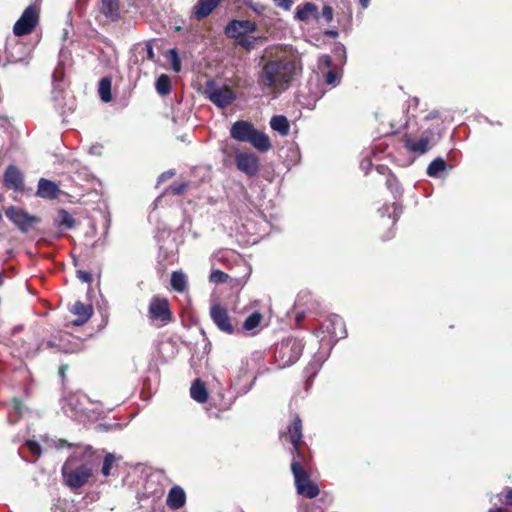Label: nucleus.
<instances>
[{
	"instance_id": "nucleus-1",
	"label": "nucleus",
	"mask_w": 512,
	"mask_h": 512,
	"mask_svg": "<svg viewBox=\"0 0 512 512\" xmlns=\"http://www.w3.org/2000/svg\"><path fill=\"white\" fill-rule=\"evenodd\" d=\"M261 62H263L262 87L258 98L263 104H269L288 89L302 68L299 61L286 57L284 51L278 46L266 48L261 56Z\"/></svg>"
},
{
	"instance_id": "nucleus-2",
	"label": "nucleus",
	"mask_w": 512,
	"mask_h": 512,
	"mask_svg": "<svg viewBox=\"0 0 512 512\" xmlns=\"http://www.w3.org/2000/svg\"><path fill=\"white\" fill-rule=\"evenodd\" d=\"M287 436L292 444L291 472L294 477L297 493L309 499L315 498L319 494V488L311 481L310 476L302 465L304 461V455L300 450L303 437L302 420L298 415L294 416L291 424L288 426Z\"/></svg>"
},
{
	"instance_id": "nucleus-3",
	"label": "nucleus",
	"mask_w": 512,
	"mask_h": 512,
	"mask_svg": "<svg viewBox=\"0 0 512 512\" xmlns=\"http://www.w3.org/2000/svg\"><path fill=\"white\" fill-rule=\"evenodd\" d=\"M95 451L89 445L81 452L72 453L62 466L61 474L67 487L77 491L84 487L93 476L92 458Z\"/></svg>"
},
{
	"instance_id": "nucleus-4",
	"label": "nucleus",
	"mask_w": 512,
	"mask_h": 512,
	"mask_svg": "<svg viewBox=\"0 0 512 512\" xmlns=\"http://www.w3.org/2000/svg\"><path fill=\"white\" fill-rule=\"evenodd\" d=\"M315 335L320 338V351L306 368L307 371L313 369L314 373L326 360L336 342L346 337L347 331L343 319L336 314H331L321 323L320 328L315 331Z\"/></svg>"
},
{
	"instance_id": "nucleus-5",
	"label": "nucleus",
	"mask_w": 512,
	"mask_h": 512,
	"mask_svg": "<svg viewBox=\"0 0 512 512\" xmlns=\"http://www.w3.org/2000/svg\"><path fill=\"white\" fill-rule=\"evenodd\" d=\"M302 339L288 336L277 342L274 347V360L278 369L289 367L296 363L303 352Z\"/></svg>"
},
{
	"instance_id": "nucleus-6",
	"label": "nucleus",
	"mask_w": 512,
	"mask_h": 512,
	"mask_svg": "<svg viewBox=\"0 0 512 512\" xmlns=\"http://www.w3.org/2000/svg\"><path fill=\"white\" fill-rule=\"evenodd\" d=\"M202 94L215 106L224 109L236 99L235 92L228 85H219L214 80L206 81Z\"/></svg>"
},
{
	"instance_id": "nucleus-7",
	"label": "nucleus",
	"mask_w": 512,
	"mask_h": 512,
	"mask_svg": "<svg viewBox=\"0 0 512 512\" xmlns=\"http://www.w3.org/2000/svg\"><path fill=\"white\" fill-rule=\"evenodd\" d=\"M256 30L254 22L249 20H232L225 27V34L233 38L239 45L251 50L254 47L253 41L249 40L248 34Z\"/></svg>"
},
{
	"instance_id": "nucleus-8",
	"label": "nucleus",
	"mask_w": 512,
	"mask_h": 512,
	"mask_svg": "<svg viewBox=\"0 0 512 512\" xmlns=\"http://www.w3.org/2000/svg\"><path fill=\"white\" fill-rule=\"evenodd\" d=\"M5 215L22 233H28L41 222L39 217L30 215L25 210L13 205L6 209Z\"/></svg>"
},
{
	"instance_id": "nucleus-9",
	"label": "nucleus",
	"mask_w": 512,
	"mask_h": 512,
	"mask_svg": "<svg viewBox=\"0 0 512 512\" xmlns=\"http://www.w3.org/2000/svg\"><path fill=\"white\" fill-rule=\"evenodd\" d=\"M148 317L152 321H159L163 325L173 320V313L167 298L156 295L153 296L148 307Z\"/></svg>"
},
{
	"instance_id": "nucleus-10",
	"label": "nucleus",
	"mask_w": 512,
	"mask_h": 512,
	"mask_svg": "<svg viewBox=\"0 0 512 512\" xmlns=\"http://www.w3.org/2000/svg\"><path fill=\"white\" fill-rule=\"evenodd\" d=\"M39 21V10L35 5L28 6L16 21L13 33L16 36H25L33 32Z\"/></svg>"
},
{
	"instance_id": "nucleus-11",
	"label": "nucleus",
	"mask_w": 512,
	"mask_h": 512,
	"mask_svg": "<svg viewBox=\"0 0 512 512\" xmlns=\"http://www.w3.org/2000/svg\"><path fill=\"white\" fill-rule=\"evenodd\" d=\"M230 136L238 142L249 143L256 148V128L245 120H238L230 128Z\"/></svg>"
},
{
	"instance_id": "nucleus-12",
	"label": "nucleus",
	"mask_w": 512,
	"mask_h": 512,
	"mask_svg": "<svg viewBox=\"0 0 512 512\" xmlns=\"http://www.w3.org/2000/svg\"><path fill=\"white\" fill-rule=\"evenodd\" d=\"M237 169L248 176L256 175V155L251 151H244L239 146L231 147Z\"/></svg>"
},
{
	"instance_id": "nucleus-13",
	"label": "nucleus",
	"mask_w": 512,
	"mask_h": 512,
	"mask_svg": "<svg viewBox=\"0 0 512 512\" xmlns=\"http://www.w3.org/2000/svg\"><path fill=\"white\" fill-rule=\"evenodd\" d=\"M404 147L411 153L422 155L425 154L432 145L435 144V140L427 135V132L421 136L418 140L414 139L410 134H404L402 137Z\"/></svg>"
},
{
	"instance_id": "nucleus-14",
	"label": "nucleus",
	"mask_w": 512,
	"mask_h": 512,
	"mask_svg": "<svg viewBox=\"0 0 512 512\" xmlns=\"http://www.w3.org/2000/svg\"><path fill=\"white\" fill-rule=\"evenodd\" d=\"M210 316L221 331L227 334H232L234 332L228 311L224 306L219 303L213 304L210 308Z\"/></svg>"
},
{
	"instance_id": "nucleus-15",
	"label": "nucleus",
	"mask_w": 512,
	"mask_h": 512,
	"mask_svg": "<svg viewBox=\"0 0 512 512\" xmlns=\"http://www.w3.org/2000/svg\"><path fill=\"white\" fill-rule=\"evenodd\" d=\"M3 183L6 188L14 191H23L24 178L20 170L15 165H9L3 175Z\"/></svg>"
},
{
	"instance_id": "nucleus-16",
	"label": "nucleus",
	"mask_w": 512,
	"mask_h": 512,
	"mask_svg": "<svg viewBox=\"0 0 512 512\" xmlns=\"http://www.w3.org/2000/svg\"><path fill=\"white\" fill-rule=\"evenodd\" d=\"M73 315L77 318L71 321L73 326H82L88 322L93 315V306L91 304H84L81 301H75V303L69 308Z\"/></svg>"
},
{
	"instance_id": "nucleus-17",
	"label": "nucleus",
	"mask_w": 512,
	"mask_h": 512,
	"mask_svg": "<svg viewBox=\"0 0 512 512\" xmlns=\"http://www.w3.org/2000/svg\"><path fill=\"white\" fill-rule=\"evenodd\" d=\"M223 0H198L192 9V17L201 21L208 17Z\"/></svg>"
},
{
	"instance_id": "nucleus-18",
	"label": "nucleus",
	"mask_w": 512,
	"mask_h": 512,
	"mask_svg": "<svg viewBox=\"0 0 512 512\" xmlns=\"http://www.w3.org/2000/svg\"><path fill=\"white\" fill-rule=\"evenodd\" d=\"M186 504V493L181 486H173L167 495L166 505L172 510H179Z\"/></svg>"
},
{
	"instance_id": "nucleus-19",
	"label": "nucleus",
	"mask_w": 512,
	"mask_h": 512,
	"mask_svg": "<svg viewBox=\"0 0 512 512\" xmlns=\"http://www.w3.org/2000/svg\"><path fill=\"white\" fill-rule=\"evenodd\" d=\"M60 190L58 185L45 178H41L38 182L37 196L44 199H55L58 197Z\"/></svg>"
},
{
	"instance_id": "nucleus-20",
	"label": "nucleus",
	"mask_w": 512,
	"mask_h": 512,
	"mask_svg": "<svg viewBox=\"0 0 512 512\" xmlns=\"http://www.w3.org/2000/svg\"><path fill=\"white\" fill-rule=\"evenodd\" d=\"M295 19L301 22H307L311 18L318 19V8L314 3L306 2L303 5H298L295 11Z\"/></svg>"
},
{
	"instance_id": "nucleus-21",
	"label": "nucleus",
	"mask_w": 512,
	"mask_h": 512,
	"mask_svg": "<svg viewBox=\"0 0 512 512\" xmlns=\"http://www.w3.org/2000/svg\"><path fill=\"white\" fill-rule=\"evenodd\" d=\"M191 398L198 403H205L208 400V391L205 383L201 379L193 381L190 388Z\"/></svg>"
},
{
	"instance_id": "nucleus-22",
	"label": "nucleus",
	"mask_w": 512,
	"mask_h": 512,
	"mask_svg": "<svg viewBox=\"0 0 512 512\" xmlns=\"http://www.w3.org/2000/svg\"><path fill=\"white\" fill-rule=\"evenodd\" d=\"M101 12L112 21L120 18L119 0H101Z\"/></svg>"
},
{
	"instance_id": "nucleus-23",
	"label": "nucleus",
	"mask_w": 512,
	"mask_h": 512,
	"mask_svg": "<svg viewBox=\"0 0 512 512\" xmlns=\"http://www.w3.org/2000/svg\"><path fill=\"white\" fill-rule=\"evenodd\" d=\"M272 130L278 132L281 136H287L290 131V123L286 116L275 115L270 120Z\"/></svg>"
},
{
	"instance_id": "nucleus-24",
	"label": "nucleus",
	"mask_w": 512,
	"mask_h": 512,
	"mask_svg": "<svg viewBox=\"0 0 512 512\" xmlns=\"http://www.w3.org/2000/svg\"><path fill=\"white\" fill-rule=\"evenodd\" d=\"M54 224L57 227L72 229L76 226V220L66 209H59L54 219Z\"/></svg>"
},
{
	"instance_id": "nucleus-25",
	"label": "nucleus",
	"mask_w": 512,
	"mask_h": 512,
	"mask_svg": "<svg viewBox=\"0 0 512 512\" xmlns=\"http://www.w3.org/2000/svg\"><path fill=\"white\" fill-rule=\"evenodd\" d=\"M171 287L174 291L182 293L187 290V279L183 272L173 271L171 274Z\"/></svg>"
},
{
	"instance_id": "nucleus-26",
	"label": "nucleus",
	"mask_w": 512,
	"mask_h": 512,
	"mask_svg": "<svg viewBox=\"0 0 512 512\" xmlns=\"http://www.w3.org/2000/svg\"><path fill=\"white\" fill-rule=\"evenodd\" d=\"M379 212L382 217L388 216V218H392V223L395 224L402 212L401 206L398 203H393L391 206L384 205L382 208L379 209Z\"/></svg>"
},
{
	"instance_id": "nucleus-27",
	"label": "nucleus",
	"mask_w": 512,
	"mask_h": 512,
	"mask_svg": "<svg viewBox=\"0 0 512 512\" xmlns=\"http://www.w3.org/2000/svg\"><path fill=\"white\" fill-rule=\"evenodd\" d=\"M112 82L108 77H104L99 82L98 92L103 102H110L112 100L111 93Z\"/></svg>"
},
{
	"instance_id": "nucleus-28",
	"label": "nucleus",
	"mask_w": 512,
	"mask_h": 512,
	"mask_svg": "<svg viewBox=\"0 0 512 512\" xmlns=\"http://www.w3.org/2000/svg\"><path fill=\"white\" fill-rule=\"evenodd\" d=\"M447 168L445 160L441 157L434 159L427 167V175L430 177H438L440 172Z\"/></svg>"
},
{
	"instance_id": "nucleus-29",
	"label": "nucleus",
	"mask_w": 512,
	"mask_h": 512,
	"mask_svg": "<svg viewBox=\"0 0 512 512\" xmlns=\"http://www.w3.org/2000/svg\"><path fill=\"white\" fill-rule=\"evenodd\" d=\"M155 88L160 95H168L171 92L170 77L166 74H161L156 80Z\"/></svg>"
},
{
	"instance_id": "nucleus-30",
	"label": "nucleus",
	"mask_w": 512,
	"mask_h": 512,
	"mask_svg": "<svg viewBox=\"0 0 512 512\" xmlns=\"http://www.w3.org/2000/svg\"><path fill=\"white\" fill-rule=\"evenodd\" d=\"M341 78H342V72L340 70H336V69H329L324 74L325 84L332 88H334L340 84Z\"/></svg>"
},
{
	"instance_id": "nucleus-31",
	"label": "nucleus",
	"mask_w": 512,
	"mask_h": 512,
	"mask_svg": "<svg viewBox=\"0 0 512 512\" xmlns=\"http://www.w3.org/2000/svg\"><path fill=\"white\" fill-rule=\"evenodd\" d=\"M115 462L116 458L112 453H107L105 455L101 468V473L103 476L108 477L112 474L111 469L113 468Z\"/></svg>"
},
{
	"instance_id": "nucleus-32",
	"label": "nucleus",
	"mask_w": 512,
	"mask_h": 512,
	"mask_svg": "<svg viewBox=\"0 0 512 512\" xmlns=\"http://www.w3.org/2000/svg\"><path fill=\"white\" fill-rule=\"evenodd\" d=\"M318 84H319L318 78L315 80V82L313 81L312 78L308 81L310 96L315 101L321 99L325 94V91L322 88H320Z\"/></svg>"
},
{
	"instance_id": "nucleus-33",
	"label": "nucleus",
	"mask_w": 512,
	"mask_h": 512,
	"mask_svg": "<svg viewBox=\"0 0 512 512\" xmlns=\"http://www.w3.org/2000/svg\"><path fill=\"white\" fill-rule=\"evenodd\" d=\"M271 142L267 134L258 131V152L270 150Z\"/></svg>"
},
{
	"instance_id": "nucleus-34",
	"label": "nucleus",
	"mask_w": 512,
	"mask_h": 512,
	"mask_svg": "<svg viewBox=\"0 0 512 512\" xmlns=\"http://www.w3.org/2000/svg\"><path fill=\"white\" fill-rule=\"evenodd\" d=\"M228 278H229V276L227 273H225L219 269H215V270H212L209 280L213 283L219 284V283H225L228 280Z\"/></svg>"
},
{
	"instance_id": "nucleus-35",
	"label": "nucleus",
	"mask_w": 512,
	"mask_h": 512,
	"mask_svg": "<svg viewBox=\"0 0 512 512\" xmlns=\"http://www.w3.org/2000/svg\"><path fill=\"white\" fill-rule=\"evenodd\" d=\"M187 187L188 184L186 182L172 184L165 190V194L181 195L186 191Z\"/></svg>"
},
{
	"instance_id": "nucleus-36",
	"label": "nucleus",
	"mask_w": 512,
	"mask_h": 512,
	"mask_svg": "<svg viewBox=\"0 0 512 512\" xmlns=\"http://www.w3.org/2000/svg\"><path fill=\"white\" fill-rule=\"evenodd\" d=\"M168 56L171 60L172 69L175 72H179L181 70V61H180L177 50L175 48L170 49L168 51Z\"/></svg>"
},
{
	"instance_id": "nucleus-37",
	"label": "nucleus",
	"mask_w": 512,
	"mask_h": 512,
	"mask_svg": "<svg viewBox=\"0 0 512 512\" xmlns=\"http://www.w3.org/2000/svg\"><path fill=\"white\" fill-rule=\"evenodd\" d=\"M239 378L247 379V381L249 382V389L256 381V375L248 367H241L239 371Z\"/></svg>"
},
{
	"instance_id": "nucleus-38",
	"label": "nucleus",
	"mask_w": 512,
	"mask_h": 512,
	"mask_svg": "<svg viewBox=\"0 0 512 512\" xmlns=\"http://www.w3.org/2000/svg\"><path fill=\"white\" fill-rule=\"evenodd\" d=\"M301 301H302V298H299L294 307V309L296 310L295 311V321L297 324H299L306 317V313L309 310V308H307V310L300 309V307L302 305Z\"/></svg>"
},
{
	"instance_id": "nucleus-39",
	"label": "nucleus",
	"mask_w": 512,
	"mask_h": 512,
	"mask_svg": "<svg viewBox=\"0 0 512 512\" xmlns=\"http://www.w3.org/2000/svg\"><path fill=\"white\" fill-rule=\"evenodd\" d=\"M26 447L28 448L29 452L38 458L41 455L42 449L38 442L33 440L26 441Z\"/></svg>"
},
{
	"instance_id": "nucleus-40",
	"label": "nucleus",
	"mask_w": 512,
	"mask_h": 512,
	"mask_svg": "<svg viewBox=\"0 0 512 512\" xmlns=\"http://www.w3.org/2000/svg\"><path fill=\"white\" fill-rule=\"evenodd\" d=\"M270 318H271V310H270L269 306H267V310H265L263 312L258 310V318H257L258 327L261 325H267Z\"/></svg>"
},
{
	"instance_id": "nucleus-41",
	"label": "nucleus",
	"mask_w": 512,
	"mask_h": 512,
	"mask_svg": "<svg viewBox=\"0 0 512 512\" xmlns=\"http://www.w3.org/2000/svg\"><path fill=\"white\" fill-rule=\"evenodd\" d=\"M245 330H253L256 328V312L251 313L243 324Z\"/></svg>"
},
{
	"instance_id": "nucleus-42",
	"label": "nucleus",
	"mask_w": 512,
	"mask_h": 512,
	"mask_svg": "<svg viewBox=\"0 0 512 512\" xmlns=\"http://www.w3.org/2000/svg\"><path fill=\"white\" fill-rule=\"evenodd\" d=\"M11 404L13 406L15 413L17 414V417L18 418L21 417L22 409H23V403H22L21 399H19L18 397H13L11 400Z\"/></svg>"
},
{
	"instance_id": "nucleus-43",
	"label": "nucleus",
	"mask_w": 512,
	"mask_h": 512,
	"mask_svg": "<svg viewBox=\"0 0 512 512\" xmlns=\"http://www.w3.org/2000/svg\"><path fill=\"white\" fill-rule=\"evenodd\" d=\"M386 185L387 187L393 192V193H398L399 192V185H398V181L397 179L393 176V175H390L387 180H386Z\"/></svg>"
},
{
	"instance_id": "nucleus-44",
	"label": "nucleus",
	"mask_w": 512,
	"mask_h": 512,
	"mask_svg": "<svg viewBox=\"0 0 512 512\" xmlns=\"http://www.w3.org/2000/svg\"><path fill=\"white\" fill-rule=\"evenodd\" d=\"M318 66H319L320 69H322L324 67L331 68V66H332V58L329 55H322L319 58Z\"/></svg>"
},
{
	"instance_id": "nucleus-45",
	"label": "nucleus",
	"mask_w": 512,
	"mask_h": 512,
	"mask_svg": "<svg viewBox=\"0 0 512 512\" xmlns=\"http://www.w3.org/2000/svg\"><path fill=\"white\" fill-rule=\"evenodd\" d=\"M77 277L85 283H91L93 280L92 274L84 270H77Z\"/></svg>"
},
{
	"instance_id": "nucleus-46",
	"label": "nucleus",
	"mask_w": 512,
	"mask_h": 512,
	"mask_svg": "<svg viewBox=\"0 0 512 512\" xmlns=\"http://www.w3.org/2000/svg\"><path fill=\"white\" fill-rule=\"evenodd\" d=\"M275 5L285 11H289L293 5L292 0H273Z\"/></svg>"
},
{
	"instance_id": "nucleus-47",
	"label": "nucleus",
	"mask_w": 512,
	"mask_h": 512,
	"mask_svg": "<svg viewBox=\"0 0 512 512\" xmlns=\"http://www.w3.org/2000/svg\"><path fill=\"white\" fill-rule=\"evenodd\" d=\"M322 17L326 20V22H330L333 19V10L330 6L325 5L322 9Z\"/></svg>"
},
{
	"instance_id": "nucleus-48",
	"label": "nucleus",
	"mask_w": 512,
	"mask_h": 512,
	"mask_svg": "<svg viewBox=\"0 0 512 512\" xmlns=\"http://www.w3.org/2000/svg\"><path fill=\"white\" fill-rule=\"evenodd\" d=\"M257 225H258V230L259 229L265 230V228L268 226V221L266 220L265 215H258Z\"/></svg>"
},
{
	"instance_id": "nucleus-49",
	"label": "nucleus",
	"mask_w": 512,
	"mask_h": 512,
	"mask_svg": "<svg viewBox=\"0 0 512 512\" xmlns=\"http://www.w3.org/2000/svg\"><path fill=\"white\" fill-rule=\"evenodd\" d=\"M147 58L149 60H155V53L153 50V46L150 42L146 44Z\"/></svg>"
},
{
	"instance_id": "nucleus-50",
	"label": "nucleus",
	"mask_w": 512,
	"mask_h": 512,
	"mask_svg": "<svg viewBox=\"0 0 512 512\" xmlns=\"http://www.w3.org/2000/svg\"><path fill=\"white\" fill-rule=\"evenodd\" d=\"M506 494L504 495V504L512 505V488H506Z\"/></svg>"
},
{
	"instance_id": "nucleus-51",
	"label": "nucleus",
	"mask_w": 512,
	"mask_h": 512,
	"mask_svg": "<svg viewBox=\"0 0 512 512\" xmlns=\"http://www.w3.org/2000/svg\"><path fill=\"white\" fill-rule=\"evenodd\" d=\"M68 369V365L67 364H62L60 365L59 367V376L64 380L65 379V375H66V371Z\"/></svg>"
},
{
	"instance_id": "nucleus-52",
	"label": "nucleus",
	"mask_w": 512,
	"mask_h": 512,
	"mask_svg": "<svg viewBox=\"0 0 512 512\" xmlns=\"http://www.w3.org/2000/svg\"><path fill=\"white\" fill-rule=\"evenodd\" d=\"M174 171L170 170V171H167V172H164L161 174V176L159 177V181H163L167 178H170L174 175Z\"/></svg>"
},
{
	"instance_id": "nucleus-53",
	"label": "nucleus",
	"mask_w": 512,
	"mask_h": 512,
	"mask_svg": "<svg viewBox=\"0 0 512 512\" xmlns=\"http://www.w3.org/2000/svg\"><path fill=\"white\" fill-rule=\"evenodd\" d=\"M439 117V112L434 110V111H431L427 116H426V119H434V118H437Z\"/></svg>"
},
{
	"instance_id": "nucleus-54",
	"label": "nucleus",
	"mask_w": 512,
	"mask_h": 512,
	"mask_svg": "<svg viewBox=\"0 0 512 512\" xmlns=\"http://www.w3.org/2000/svg\"><path fill=\"white\" fill-rule=\"evenodd\" d=\"M325 35L330 36V37H337L338 36V32L336 30H327L325 32Z\"/></svg>"
},
{
	"instance_id": "nucleus-55",
	"label": "nucleus",
	"mask_w": 512,
	"mask_h": 512,
	"mask_svg": "<svg viewBox=\"0 0 512 512\" xmlns=\"http://www.w3.org/2000/svg\"><path fill=\"white\" fill-rule=\"evenodd\" d=\"M361 6L365 9L368 7L370 0H359Z\"/></svg>"
},
{
	"instance_id": "nucleus-56",
	"label": "nucleus",
	"mask_w": 512,
	"mask_h": 512,
	"mask_svg": "<svg viewBox=\"0 0 512 512\" xmlns=\"http://www.w3.org/2000/svg\"><path fill=\"white\" fill-rule=\"evenodd\" d=\"M371 165V162L369 160H365L361 163V166L366 169Z\"/></svg>"
},
{
	"instance_id": "nucleus-57",
	"label": "nucleus",
	"mask_w": 512,
	"mask_h": 512,
	"mask_svg": "<svg viewBox=\"0 0 512 512\" xmlns=\"http://www.w3.org/2000/svg\"><path fill=\"white\" fill-rule=\"evenodd\" d=\"M21 329H22V326H16V327L13 328L12 332L14 334V333L20 331Z\"/></svg>"
},
{
	"instance_id": "nucleus-58",
	"label": "nucleus",
	"mask_w": 512,
	"mask_h": 512,
	"mask_svg": "<svg viewBox=\"0 0 512 512\" xmlns=\"http://www.w3.org/2000/svg\"><path fill=\"white\" fill-rule=\"evenodd\" d=\"M4 283V277L2 275V273L0 272V286H2Z\"/></svg>"
},
{
	"instance_id": "nucleus-59",
	"label": "nucleus",
	"mask_w": 512,
	"mask_h": 512,
	"mask_svg": "<svg viewBox=\"0 0 512 512\" xmlns=\"http://www.w3.org/2000/svg\"><path fill=\"white\" fill-rule=\"evenodd\" d=\"M62 445L63 446H67V447H72L73 446L72 444L68 443L67 441H63Z\"/></svg>"
},
{
	"instance_id": "nucleus-60",
	"label": "nucleus",
	"mask_w": 512,
	"mask_h": 512,
	"mask_svg": "<svg viewBox=\"0 0 512 512\" xmlns=\"http://www.w3.org/2000/svg\"><path fill=\"white\" fill-rule=\"evenodd\" d=\"M384 169H386L384 166H378V167H377V170H378L380 173H383Z\"/></svg>"
},
{
	"instance_id": "nucleus-61",
	"label": "nucleus",
	"mask_w": 512,
	"mask_h": 512,
	"mask_svg": "<svg viewBox=\"0 0 512 512\" xmlns=\"http://www.w3.org/2000/svg\"><path fill=\"white\" fill-rule=\"evenodd\" d=\"M488 512H498V509L491 508L488 510Z\"/></svg>"
},
{
	"instance_id": "nucleus-62",
	"label": "nucleus",
	"mask_w": 512,
	"mask_h": 512,
	"mask_svg": "<svg viewBox=\"0 0 512 512\" xmlns=\"http://www.w3.org/2000/svg\"><path fill=\"white\" fill-rule=\"evenodd\" d=\"M48 346L49 347H53V343L52 342H48Z\"/></svg>"
},
{
	"instance_id": "nucleus-63",
	"label": "nucleus",
	"mask_w": 512,
	"mask_h": 512,
	"mask_svg": "<svg viewBox=\"0 0 512 512\" xmlns=\"http://www.w3.org/2000/svg\"><path fill=\"white\" fill-rule=\"evenodd\" d=\"M342 53L345 55V49L344 47L341 48Z\"/></svg>"
},
{
	"instance_id": "nucleus-64",
	"label": "nucleus",
	"mask_w": 512,
	"mask_h": 512,
	"mask_svg": "<svg viewBox=\"0 0 512 512\" xmlns=\"http://www.w3.org/2000/svg\"><path fill=\"white\" fill-rule=\"evenodd\" d=\"M502 496H503V494H502V493L497 495V497H500V498H501Z\"/></svg>"
}]
</instances>
